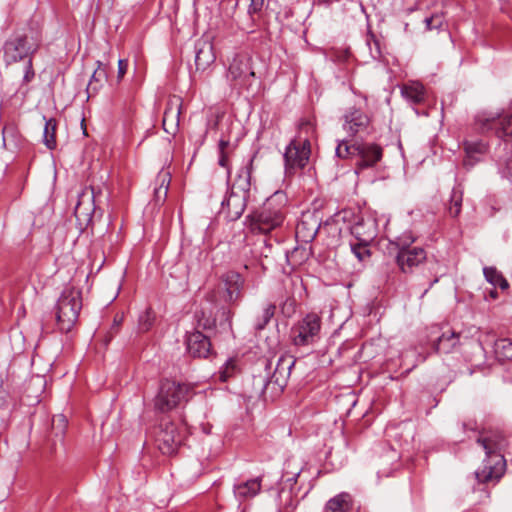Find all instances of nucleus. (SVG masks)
Segmentation results:
<instances>
[{
  "label": "nucleus",
  "instance_id": "f257e3e1",
  "mask_svg": "<svg viewBox=\"0 0 512 512\" xmlns=\"http://www.w3.org/2000/svg\"><path fill=\"white\" fill-rule=\"evenodd\" d=\"M477 443L483 447L487 458L483 461L482 469L475 471L474 477L478 490L488 497L484 485L497 482L502 477L505 468V459L502 452L508 446V441L500 430L489 429L480 433Z\"/></svg>",
  "mask_w": 512,
  "mask_h": 512
},
{
  "label": "nucleus",
  "instance_id": "f03ea898",
  "mask_svg": "<svg viewBox=\"0 0 512 512\" xmlns=\"http://www.w3.org/2000/svg\"><path fill=\"white\" fill-rule=\"evenodd\" d=\"M475 126L481 133L494 132L504 141V149L509 155L499 162V172L512 181V115L483 112L475 117Z\"/></svg>",
  "mask_w": 512,
  "mask_h": 512
},
{
  "label": "nucleus",
  "instance_id": "7ed1b4c3",
  "mask_svg": "<svg viewBox=\"0 0 512 512\" xmlns=\"http://www.w3.org/2000/svg\"><path fill=\"white\" fill-rule=\"evenodd\" d=\"M251 231L266 234L282 225L285 218V197L276 192L263 206L248 217Z\"/></svg>",
  "mask_w": 512,
  "mask_h": 512
},
{
  "label": "nucleus",
  "instance_id": "20e7f679",
  "mask_svg": "<svg viewBox=\"0 0 512 512\" xmlns=\"http://www.w3.org/2000/svg\"><path fill=\"white\" fill-rule=\"evenodd\" d=\"M82 309V293L75 287H66L55 306L58 327L62 332H69L76 324Z\"/></svg>",
  "mask_w": 512,
  "mask_h": 512
},
{
  "label": "nucleus",
  "instance_id": "39448f33",
  "mask_svg": "<svg viewBox=\"0 0 512 512\" xmlns=\"http://www.w3.org/2000/svg\"><path fill=\"white\" fill-rule=\"evenodd\" d=\"M191 393V385L164 379L160 382L158 392L154 398V407L159 412H169L182 402L188 401Z\"/></svg>",
  "mask_w": 512,
  "mask_h": 512
},
{
  "label": "nucleus",
  "instance_id": "423d86ee",
  "mask_svg": "<svg viewBox=\"0 0 512 512\" xmlns=\"http://www.w3.org/2000/svg\"><path fill=\"white\" fill-rule=\"evenodd\" d=\"M226 78L231 87L247 92L252 91L257 82L252 66V56L247 52L235 54L229 64Z\"/></svg>",
  "mask_w": 512,
  "mask_h": 512
},
{
  "label": "nucleus",
  "instance_id": "0eeeda50",
  "mask_svg": "<svg viewBox=\"0 0 512 512\" xmlns=\"http://www.w3.org/2000/svg\"><path fill=\"white\" fill-rule=\"evenodd\" d=\"M296 359L292 355H282L279 357L273 374L270 376V364H266L265 375H257L253 377L254 385H257V392L264 394L266 389L273 385L276 391H282L290 377L291 370L295 365Z\"/></svg>",
  "mask_w": 512,
  "mask_h": 512
},
{
  "label": "nucleus",
  "instance_id": "6e6552de",
  "mask_svg": "<svg viewBox=\"0 0 512 512\" xmlns=\"http://www.w3.org/2000/svg\"><path fill=\"white\" fill-rule=\"evenodd\" d=\"M39 40L28 34H10L3 45L4 60L15 63L31 56L38 50Z\"/></svg>",
  "mask_w": 512,
  "mask_h": 512
},
{
  "label": "nucleus",
  "instance_id": "1a4fd4ad",
  "mask_svg": "<svg viewBox=\"0 0 512 512\" xmlns=\"http://www.w3.org/2000/svg\"><path fill=\"white\" fill-rule=\"evenodd\" d=\"M221 284L218 291L211 292L207 298L211 302H217V293L220 301L227 305H237L243 296L245 279L236 271H228L221 276Z\"/></svg>",
  "mask_w": 512,
  "mask_h": 512
},
{
  "label": "nucleus",
  "instance_id": "9d476101",
  "mask_svg": "<svg viewBox=\"0 0 512 512\" xmlns=\"http://www.w3.org/2000/svg\"><path fill=\"white\" fill-rule=\"evenodd\" d=\"M186 428L171 421H162L156 433V444L164 455H173L183 445Z\"/></svg>",
  "mask_w": 512,
  "mask_h": 512
},
{
  "label": "nucleus",
  "instance_id": "9b49d317",
  "mask_svg": "<svg viewBox=\"0 0 512 512\" xmlns=\"http://www.w3.org/2000/svg\"><path fill=\"white\" fill-rule=\"evenodd\" d=\"M311 154V144L309 139L296 137L286 147L284 152L285 173L293 175L297 170L303 169Z\"/></svg>",
  "mask_w": 512,
  "mask_h": 512
},
{
  "label": "nucleus",
  "instance_id": "f8f14e48",
  "mask_svg": "<svg viewBox=\"0 0 512 512\" xmlns=\"http://www.w3.org/2000/svg\"><path fill=\"white\" fill-rule=\"evenodd\" d=\"M321 329V318L316 313L307 314L292 328V339L296 346L310 345L316 342Z\"/></svg>",
  "mask_w": 512,
  "mask_h": 512
},
{
  "label": "nucleus",
  "instance_id": "ddd939ff",
  "mask_svg": "<svg viewBox=\"0 0 512 512\" xmlns=\"http://www.w3.org/2000/svg\"><path fill=\"white\" fill-rule=\"evenodd\" d=\"M394 259L402 274L412 275L426 264L427 253L422 247H413L410 250L397 251Z\"/></svg>",
  "mask_w": 512,
  "mask_h": 512
},
{
  "label": "nucleus",
  "instance_id": "4468645a",
  "mask_svg": "<svg viewBox=\"0 0 512 512\" xmlns=\"http://www.w3.org/2000/svg\"><path fill=\"white\" fill-rule=\"evenodd\" d=\"M370 124L369 116L363 111L361 105L348 107L343 114V130L354 137L358 133L364 132Z\"/></svg>",
  "mask_w": 512,
  "mask_h": 512
},
{
  "label": "nucleus",
  "instance_id": "2eb2a0df",
  "mask_svg": "<svg viewBox=\"0 0 512 512\" xmlns=\"http://www.w3.org/2000/svg\"><path fill=\"white\" fill-rule=\"evenodd\" d=\"M256 154L250 156L237 172L236 178L231 186L230 192L238 193L249 199L252 188L253 163Z\"/></svg>",
  "mask_w": 512,
  "mask_h": 512
},
{
  "label": "nucleus",
  "instance_id": "dca6fc26",
  "mask_svg": "<svg viewBox=\"0 0 512 512\" xmlns=\"http://www.w3.org/2000/svg\"><path fill=\"white\" fill-rule=\"evenodd\" d=\"M322 228V219L319 211L303 213L301 221L296 226V236L305 242L312 241Z\"/></svg>",
  "mask_w": 512,
  "mask_h": 512
},
{
  "label": "nucleus",
  "instance_id": "f3484780",
  "mask_svg": "<svg viewBox=\"0 0 512 512\" xmlns=\"http://www.w3.org/2000/svg\"><path fill=\"white\" fill-rule=\"evenodd\" d=\"M216 59L212 34H202L195 42V64L198 70H205Z\"/></svg>",
  "mask_w": 512,
  "mask_h": 512
},
{
  "label": "nucleus",
  "instance_id": "a211bd4d",
  "mask_svg": "<svg viewBox=\"0 0 512 512\" xmlns=\"http://www.w3.org/2000/svg\"><path fill=\"white\" fill-rule=\"evenodd\" d=\"M248 198L238 193L229 192L221 203L220 215H223L228 221L238 220L247 205Z\"/></svg>",
  "mask_w": 512,
  "mask_h": 512
},
{
  "label": "nucleus",
  "instance_id": "6ab92c4d",
  "mask_svg": "<svg viewBox=\"0 0 512 512\" xmlns=\"http://www.w3.org/2000/svg\"><path fill=\"white\" fill-rule=\"evenodd\" d=\"M186 346L189 355L194 358H207L212 354V345L209 336L199 330L187 335Z\"/></svg>",
  "mask_w": 512,
  "mask_h": 512
},
{
  "label": "nucleus",
  "instance_id": "aec40b11",
  "mask_svg": "<svg viewBox=\"0 0 512 512\" xmlns=\"http://www.w3.org/2000/svg\"><path fill=\"white\" fill-rule=\"evenodd\" d=\"M352 236L355 241L362 243H372L377 237V222L372 217H357L354 224L350 227Z\"/></svg>",
  "mask_w": 512,
  "mask_h": 512
},
{
  "label": "nucleus",
  "instance_id": "412c9836",
  "mask_svg": "<svg viewBox=\"0 0 512 512\" xmlns=\"http://www.w3.org/2000/svg\"><path fill=\"white\" fill-rule=\"evenodd\" d=\"M182 100L180 97H171L166 105L162 126L166 133L175 134L180 122Z\"/></svg>",
  "mask_w": 512,
  "mask_h": 512
},
{
  "label": "nucleus",
  "instance_id": "4be33fe9",
  "mask_svg": "<svg viewBox=\"0 0 512 512\" xmlns=\"http://www.w3.org/2000/svg\"><path fill=\"white\" fill-rule=\"evenodd\" d=\"M382 148L374 143H359L356 163L357 169L363 170L375 166L382 158Z\"/></svg>",
  "mask_w": 512,
  "mask_h": 512
},
{
  "label": "nucleus",
  "instance_id": "5701e85b",
  "mask_svg": "<svg viewBox=\"0 0 512 512\" xmlns=\"http://www.w3.org/2000/svg\"><path fill=\"white\" fill-rule=\"evenodd\" d=\"M465 158L463 164L466 167L474 166L488 151V144L482 140L464 141Z\"/></svg>",
  "mask_w": 512,
  "mask_h": 512
},
{
  "label": "nucleus",
  "instance_id": "b1692460",
  "mask_svg": "<svg viewBox=\"0 0 512 512\" xmlns=\"http://www.w3.org/2000/svg\"><path fill=\"white\" fill-rule=\"evenodd\" d=\"M262 477H255L238 484H234L233 492L237 500L245 501L255 497L261 491Z\"/></svg>",
  "mask_w": 512,
  "mask_h": 512
},
{
  "label": "nucleus",
  "instance_id": "393cba45",
  "mask_svg": "<svg viewBox=\"0 0 512 512\" xmlns=\"http://www.w3.org/2000/svg\"><path fill=\"white\" fill-rule=\"evenodd\" d=\"M95 211L94 205V191H91V195L84 192L78 200L75 207L74 214L79 222L86 221L89 223L92 220V215Z\"/></svg>",
  "mask_w": 512,
  "mask_h": 512
},
{
  "label": "nucleus",
  "instance_id": "a878e982",
  "mask_svg": "<svg viewBox=\"0 0 512 512\" xmlns=\"http://www.w3.org/2000/svg\"><path fill=\"white\" fill-rule=\"evenodd\" d=\"M460 335L454 331L443 333L434 344V350L440 354H449L459 345Z\"/></svg>",
  "mask_w": 512,
  "mask_h": 512
},
{
  "label": "nucleus",
  "instance_id": "bb28decb",
  "mask_svg": "<svg viewBox=\"0 0 512 512\" xmlns=\"http://www.w3.org/2000/svg\"><path fill=\"white\" fill-rule=\"evenodd\" d=\"M351 507V498L348 493H340L331 498L325 506L326 512H348Z\"/></svg>",
  "mask_w": 512,
  "mask_h": 512
},
{
  "label": "nucleus",
  "instance_id": "cd10ccee",
  "mask_svg": "<svg viewBox=\"0 0 512 512\" xmlns=\"http://www.w3.org/2000/svg\"><path fill=\"white\" fill-rule=\"evenodd\" d=\"M107 80V71L101 61H97V68L93 72L91 79L87 86L89 96L91 93H96L102 84Z\"/></svg>",
  "mask_w": 512,
  "mask_h": 512
},
{
  "label": "nucleus",
  "instance_id": "c85d7f7f",
  "mask_svg": "<svg viewBox=\"0 0 512 512\" xmlns=\"http://www.w3.org/2000/svg\"><path fill=\"white\" fill-rule=\"evenodd\" d=\"M462 201L463 189L461 185H456L455 187H453L451 191L448 203V212L450 216L457 217L460 214L462 208Z\"/></svg>",
  "mask_w": 512,
  "mask_h": 512
},
{
  "label": "nucleus",
  "instance_id": "c756f323",
  "mask_svg": "<svg viewBox=\"0 0 512 512\" xmlns=\"http://www.w3.org/2000/svg\"><path fill=\"white\" fill-rule=\"evenodd\" d=\"M46 386V379L44 376L36 375L30 378L26 392L29 397H33L36 402H39V396L44 392Z\"/></svg>",
  "mask_w": 512,
  "mask_h": 512
},
{
  "label": "nucleus",
  "instance_id": "7c9ffc66",
  "mask_svg": "<svg viewBox=\"0 0 512 512\" xmlns=\"http://www.w3.org/2000/svg\"><path fill=\"white\" fill-rule=\"evenodd\" d=\"M401 94L412 103H420L424 100V87L419 83L405 85L401 89Z\"/></svg>",
  "mask_w": 512,
  "mask_h": 512
},
{
  "label": "nucleus",
  "instance_id": "2f4dec72",
  "mask_svg": "<svg viewBox=\"0 0 512 512\" xmlns=\"http://www.w3.org/2000/svg\"><path fill=\"white\" fill-rule=\"evenodd\" d=\"M483 274L485 279L494 287L506 290L509 287L508 281L495 267H484Z\"/></svg>",
  "mask_w": 512,
  "mask_h": 512
},
{
  "label": "nucleus",
  "instance_id": "473e14b6",
  "mask_svg": "<svg viewBox=\"0 0 512 512\" xmlns=\"http://www.w3.org/2000/svg\"><path fill=\"white\" fill-rule=\"evenodd\" d=\"M57 128V122L55 119L50 118L46 120L45 127L43 131V142L45 146L53 150L56 147V139H55V132Z\"/></svg>",
  "mask_w": 512,
  "mask_h": 512
},
{
  "label": "nucleus",
  "instance_id": "72a5a7b5",
  "mask_svg": "<svg viewBox=\"0 0 512 512\" xmlns=\"http://www.w3.org/2000/svg\"><path fill=\"white\" fill-rule=\"evenodd\" d=\"M495 352L499 359L512 362V340L506 338L497 340Z\"/></svg>",
  "mask_w": 512,
  "mask_h": 512
},
{
  "label": "nucleus",
  "instance_id": "f704fd0d",
  "mask_svg": "<svg viewBox=\"0 0 512 512\" xmlns=\"http://www.w3.org/2000/svg\"><path fill=\"white\" fill-rule=\"evenodd\" d=\"M239 372L237 362L233 358H229L218 372V379L221 382L228 381L231 377L235 376Z\"/></svg>",
  "mask_w": 512,
  "mask_h": 512
},
{
  "label": "nucleus",
  "instance_id": "c9c22d12",
  "mask_svg": "<svg viewBox=\"0 0 512 512\" xmlns=\"http://www.w3.org/2000/svg\"><path fill=\"white\" fill-rule=\"evenodd\" d=\"M416 241V238L413 236V234L408 231L404 232L401 235L394 238V240H391L390 243L395 246L397 251H404V250H410L412 249V244Z\"/></svg>",
  "mask_w": 512,
  "mask_h": 512
},
{
  "label": "nucleus",
  "instance_id": "e433bc0d",
  "mask_svg": "<svg viewBox=\"0 0 512 512\" xmlns=\"http://www.w3.org/2000/svg\"><path fill=\"white\" fill-rule=\"evenodd\" d=\"M359 150V144L349 145L346 140H342L338 143L335 153L339 158H352L357 157Z\"/></svg>",
  "mask_w": 512,
  "mask_h": 512
},
{
  "label": "nucleus",
  "instance_id": "4c0bfd02",
  "mask_svg": "<svg viewBox=\"0 0 512 512\" xmlns=\"http://www.w3.org/2000/svg\"><path fill=\"white\" fill-rule=\"evenodd\" d=\"M370 244L362 243L361 241L350 242L351 251L360 262H365L370 258Z\"/></svg>",
  "mask_w": 512,
  "mask_h": 512
},
{
  "label": "nucleus",
  "instance_id": "58836bf2",
  "mask_svg": "<svg viewBox=\"0 0 512 512\" xmlns=\"http://www.w3.org/2000/svg\"><path fill=\"white\" fill-rule=\"evenodd\" d=\"M230 141L225 139H220L218 143V153H219V159L218 164L226 168L228 173H230V163H229V148H230Z\"/></svg>",
  "mask_w": 512,
  "mask_h": 512
},
{
  "label": "nucleus",
  "instance_id": "ea45409f",
  "mask_svg": "<svg viewBox=\"0 0 512 512\" xmlns=\"http://www.w3.org/2000/svg\"><path fill=\"white\" fill-rule=\"evenodd\" d=\"M155 321V313L151 308H147L142 314H140L138 319V331L140 333H145L149 331Z\"/></svg>",
  "mask_w": 512,
  "mask_h": 512
},
{
  "label": "nucleus",
  "instance_id": "a19ab883",
  "mask_svg": "<svg viewBox=\"0 0 512 512\" xmlns=\"http://www.w3.org/2000/svg\"><path fill=\"white\" fill-rule=\"evenodd\" d=\"M275 313V305L268 304L263 308L261 314L256 318L254 327L256 330H262L269 323Z\"/></svg>",
  "mask_w": 512,
  "mask_h": 512
},
{
  "label": "nucleus",
  "instance_id": "79ce46f5",
  "mask_svg": "<svg viewBox=\"0 0 512 512\" xmlns=\"http://www.w3.org/2000/svg\"><path fill=\"white\" fill-rule=\"evenodd\" d=\"M197 321V330H212L216 326V320L201 310L195 313Z\"/></svg>",
  "mask_w": 512,
  "mask_h": 512
},
{
  "label": "nucleus",
  "instance_id": "37998d69",
  "mask_svg": "<svg viewBox=\"0 0 512 512\" xmlns=\"http://www.w3.org/2000/svg\"><path fill=\"white\" fill-rule=\"evenodd\" d=\"M3 144L7 145L9 142H13L14 146H17V131L14 126H5L2 131Z\"/></svg>",
  "mask_w": 512,
  "mask_h": 512
},
{
  "label": "nucleus",
  "instance_id": "c03bdc74",
  "mask_svg": "<svg viewBox=\"0 0 512 512\" xmlns=\"http://www.w3.org/2000/svg\"><path fill=\"white\" fill-rule=\"evenodd\" d=\"M266 0H251L248 13L250 15L258 14L262 12L265 7Z\"/></svg>",
  "mask_w": 512,
  "mask_h": 512
},
{
  "label": "nucleus",
  "instance_id": "a18cd8bd",
  "mask_svg": "<svg viewBox=\"0 0 512 512\" xmlns=\"http://www.w3.org/2000/svg\"><path fill=\"white\" fill-rule=\"evenodd\" d=\"M34 76H35V72L33 69L32 59L29 58L25 64V72H24V76H23V82L24 83L31 82L33 80Z\"/></svg>",
  "mask_w": 512,
  "mask_h": 512
},
{
  "label": "nucleus",
  "instance_id": "49530a36",
  "mask_svg": "<svg viewBox=\"0 0 512 512\" xmlns=\"http://www.w3.org/2000/svg\"><path fill=\"white\" fill-rule=\"evenodd\" d=\"M56 422H58V426H59V433L57 432L56 435H63L64 434V430L66 428V425H67V421L65 419V417L63 415H59L56 418H53L52 420V428L53 430L56 429Z\"/></svg>",
  "mask_w": 512,
  "mask_h": 512
},
{
  "label": "nucleus",
  "instance_id": "de8ad7c7",
  "mask_svg": "<svg viewBox=\"0 0 512 512\" xmlns=\"http://www.w3.org/2000/svg\"><path fill=\"white\" fill-rule=\"evenodd\" d=\"M127 68H128V61L126 59H119L118 74H117L118 81H121V79L124 77V75L127 72Z\"/></svg>",
  "mask_w": 512,
  "mask_h": 512
},
{
  "label": "nucleus",
  "instance_id": "09e8293b",
  "mask_svg": "<svg viewBox=\"0 0 512 512\" xmlns=\"http://www.w3.org/2000/svg\"><path fill=\"white\" fill-rule=\"evenodd\" d=\"M339 213H336L332 216H330L328 219H326L324 222H322V227L326 228L327 226H331L334 223L338 222Z\"/></svg>",
  "mask_w": 512,
  "mask_h": 512
},
{
  "label": "nucleus",
  "instance_id": "8fccbe9b",
  "mask_svg": "<svg viewBox=\"0 0 512 512\" xmlns=\"http://www.w3.org/2000/svg\"><path fill=\"white\" fill-rule=\"evenodd\" d=\"M161 192H163V197L165 198L168 192V186L161 185L158 189H155V194L157 197H160Z\"/></svg>",
  "mask_w": 512,
  "mask_h": 512
},
{
  "label": "nucleus",
  "instance_id": "3c124183",
  "mask_svg": "<svg viewBox=\"0 0 512 512\" xmlns=\"http://www.w3.org/2000/svg\"><path fill=\"white\" fill-rule=\"evenodd\" d=\"M370 39H372L376 45H378V40L376 39V34L374 33H371V34H367V43L369 44L370 43Z\"/></svg>",
  "mask_w": 512,
  "mask_h": 512
},
{
  "label": "nucleus",
  "instance_id": "603ef678",
  "mask_svg": "<svg viewBox=\"0 0 512 512\" xmlns=\"http://www.w3.org/2000/svg\"><path fill=\"white\" fill-rule=\"evenodd\" d=\"M298 476H299V473L294 474L292 477L287 478V479H286V481H287V482H290L291 484L296 483V481H297V477H298Z\"/></svg>",
  "mask_w": 512,
  "mask_h": 512
},
{
  "label": "nucleus",
  "instance_id": "864d4df0",
  "mask_svg": "<svg viewBox=\"0 0 512 512\" xmlns=\"http://www.w3.org/2000/svg\"><path fill=\"white\" fill-rule=\"evenodd\" d=\"M222 309H223V314L227 315V317H229L230 314H231V311L229 309L225 308V307H223Z\"/></svg>",
  "mask_w": 512,
  "mask_h": 512
},
{
  "label": "nucleus",
  "instance_id": "5fc2aeb1",
  "mask_svg": "<svg viewBox=\"0 0 512 512\" xmlns=\"http://www.w3.org/2000/svg\"><path fill=\"white\" fill-rule=\"evenodd\" d=\"M490 296H491L492 298H496V297L498 296L497 291L492 290V291L490 292Z\"/></svg>",
  "mask_w": 512,
  "mask_h": 512
},
{
  "label": "nucleus",
  "instance_id": "6e6d98bb",
  "mask_svg": "<svg viewBox=\"0 0 512 512\" xmlns=\"http://www.w3.org/2000/svg\"><path fill=\"white\" fill-rule=\"evenodd\" d=\"M431 21H432V19H430V18H426V19H425V22H426V24H427V28H428V29H430V28H431V27H430V23H431Z\"/></svg>",
  "mask_w": 512,
  "mask_h": 512
},
{
  "label": "nucleus",
  "instance_id": "4d7b16f0",
  "mask_svg": "<svg viewBox=\"0 0 512 512\" xmlns=\"http://www.w3.org/2000/svg\"><path fill=\"white\" fill-rule=\"evenodd\" d=\"M437 282H438V278H435V279L433 280V282L430 284V287H432V286H433L435 283H437Z\"/></svg>",
  "mask_w": 512,
  "mask_h": 512
},
{
  "label": "nucleus",
  "instance_id": "13d9d810",
  "mask_svg": "<svg viewBox=\"0 0 512 512\" xmlns=\"http://www.w3.org/2000/svg\"><path fill=\"white\" fill-rule=\"evenodd\" d=\"M324 3L329 4L332 2V0H323Z\"/></svg>",
  "mask_w": 512,
  "mask_h": 512
},
{
  "label": "nucleus",
  "instance_id": "bf43d9fd",
  "mask_svg": "<svg viewBox=\"0 0 512 512\" xmlns=\"http://www.w3.org/2000/svg\"><path fill=\"white\" fill-rule=\"evenodd\" d=\"M3 386V379L0 378V388Z\"/></svg>",
  "mask_w": 512,
  "mask_h": 512
}]
</instances>
